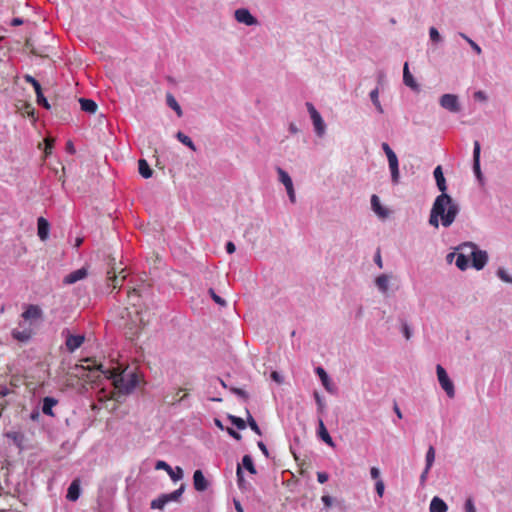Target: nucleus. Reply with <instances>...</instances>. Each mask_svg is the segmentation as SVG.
I'll list each match as a JSON object with an SVG mask.
<instances>
[{
    "mask_svg": "<svg viewBox=\"0 0 512 512\" xmlns=\"http://www.w3.org/2000/svg\"><path fill=\"white\" fill-rule=\"evenodd\" d=\"M480 143L478 141L474 142V148H473V171L475 173V176L479 181L482 180V172L480 169Z\"/></svg>",
    "mask_w": 512,
    "mask_h": 512,
    "instance_id": "9b49d317",
    "label": "nucleus"
},
{
    "mask_svg": "<svg viewBox=\"0 0 512 512\" xmlns=\"http://www.w3.org/2000/svg\"><path fill=\"white\" fill-rule=\"evenodd\" d=\"M321 500H322V502L324 503V505L326 507H330L332 505V503H333V499L329 495L322 496Z\"/></svg>",
    "mask_w": 512,
    "mask_h": 512,
    "instance_id": "e2e57ef3",
    "label": "nucleus"
},
{
    "mask_svg": "<svg viewBox=\"0 0 512 512\" xmlns=\"http://www.w3.org/2000/svg\"><path fill=\"white\" fill-rule=\"evenodd\" d=\"M234 18L238 23L247 26H256L259 21L254 17L247 8H239L234 11Z\"/></svg>",
    "mask_w": 512,
    "mask_h": 512,
    "instance_id": "0eeeda50",
    "label": "nucleus"
},
{
    "mask_svg": "<svg viewBox=\"0 0 512 512\" xmlns=\"http://www.w3.org/2000/svg\"><path fill=\"white\" fill-rule=\"evenodd\" d=\"M37 228H38V236L42 241H45L48 238L50 225L49 222L43 218L39 217L37 220Z\"/></svg>",
    "mask_w": 512,
    "mask_h": 512,
    "instance_id": "412c9836",
    "label": "nucleus"
},
{
    "mask_svg": "<svg viewBox=\"0 0 512 512\" xmlns=\"http://www.w3.org/2000/svg\"><path fill=\"white\" fill-rule=\"evenodd\" d=\"M375 490L379 497H382L385 490V485L382 479H378L375 483Z\"/></svg>",
    "mask_w": 512,
    "mask_h": 512,
    "instance_id": "de8ad7c7",
    "label": "nucleus"
},
{
    "mask_svg": "<svg viewBox=\"0 0 512 512\" xmlns=\"http://www.w3.org/2000/svg\"><path fill=\"white\" fill-rule=\"evenodd\" d=\"M402 332L404 337L409 340L412 336V330L406 322H402Z\"/></svg>",
    "mask_w": 512,
    "mask_h": 512,
    "instance_id": "3c124183",
    "label": "nucleus"
},
{
    "mask_svg": "<svg viewBox=\"0 0 512 512\" xmlns=\"http://www.w3.org/2000/svg\"><path fill=\"white\" fill-rule=\"evenodd\" d=\"M236 475H237L238 485L241 488V487H243V484H244V475H243L242 467L240 464H238V466H237Z\"/></svg>",
    "mask_w": 512,
    "mask_h": 512,
    "instance_id": "09e8293b",
    "label": "nucleus"
},
{
    "mask_svg": "<svg viewBox=\"0 0 512 512\" xmlns=\"http://www.w3.org/2000/svg\"><path fill=\"white\" fill-rule=\"evenodd\" d=\"M433 175H434V178L436 181L437 188L439 189L441 194H447L446 193V190H447L446 179L444 177L443 170L440 165L434 169Z\"/></svg>",
    "mask_w": 512,
    "mask_h": 512,
    "instance_id": "dca6fc26",
    "label": "nucleus"
},
{
    "mask_svg": "<svg viewBox=\"0 0 512 512\" xmlns=\"http://www.w3.org/2000/svg\"><path fill=\"white\" fill-rule=\"evenodd\" d=\"M468 44L471 46V48L478 54L480 55L482 53V49L481 47L476 43L474 42L472 39H468Z\"/></svg>",
    "mask_w": 512,
    "mask_h": 512,
    "instance_id": "13d9d810",
    "label": "nucleus"
},
{
    "mask_svg": "<svg viewBox=\"0 0 512 512\" xmlns=\"http://www.w3.org/2000/svg\"><path fill=\"white\" fill-rule=\"evenodd\" d=\"M79 103L81 106V110H83L84 112L94 114L97 111L98 106L96 102L91 99L80 98Z\"/></svg>",
    "mask_w": 512,
    "mask_h": 512,
    "instance_id": "bb28decb",
    "label": "nucleus"
},
{
    "mask_svg": "<svg viewBox=\"0 0 512 512\" xmlns=\"http://www.w3.org/2000/svg\"><path fill=\"white\" fill-rule=\"evenodd\" d=\"M329 475L326 472H318L317 473V480L319 483L323 484L328 481Z\"/></svg>",
    "mask_w": 512,
    "mask_h": 512,
    "instance_id": "bf43d9fd",
    "label": "nucleus"
},
{
    "mask_svg": "<svg viewBox=\"0 0 512 512\" xmlns=\"http://www.w3.org/2000/svg\"><path fill=\"white\" fill-rule=\"evenodd\" d=\"M193 485L196 491L203 492L207 490L209 482L201 470H196L193 474Z\"/></svg>",
    "mask_w": 512,
    "mask_h": 512,
    "instance_id": "ddd939ff",
    "label": "nucleus"
},
{
    "mask_svg": "<svg viewBox=\"0 0 512 512\" xmlns=\"http://www.w3.org/2000/svg\"><path fill=\"white\" fill-rule=\"evenodd\" d=\"M314 398L318 406V411L322 412L324 409V402L318 392H314Z\"/></svg>",
    "mask_w": 512,
    "mask_h": 512,
    "instance_id": "5fc2aeb1",
    "label": "nucleus"
},
{
    "mask_svg": "<svg viewBox=\"0 0 512 512\" xmlns=\"http://www.w3.org/2000/svg\"><path fill=\"white\" fill-rule=\"evenodd\" d=\"M176 138L185 146H187L189 149H191L192 151H196V146L195 144L193 143V141L191 140V138L189 136H187L186 134H184L183 132L181 131H178L177 134H176Z\"/></svg>",
    "mask_w": 512,
    "mask_h": 512,
    "instance_id": "473e14b6",
    "label": "nucleus"
},
{
    "mask_svg": "<svg viewBox=\"0 0 512 512\" xmlns=\"http://www.w3.org/2000/svg\"><path fill=\"white\" fill-rule=\"evenodd\" d=\"M435 461V449L433 446H429L425 456V467L431 469Z\"/></svg>",
    "mask_w": 512,
    "mask_h": 512,
    "instance_id": "e433bc0d",
    "label": "nucleus"
},
{
    "mask_svg": "<svg viewBox=\"0 0 512 512\" xmlns=\"http://www.w3.org/2000/svg\"><path fill=\"white\" fill-rule=\"evenodd\" d=\"M448 506L447 504L438 496H435L429 506L430 512H447Z\"/></svg>",
    "mask_w": 512,
    "mask_h": 512,
    "instance_id": "b1692460",
    "label": "nucleus"
},
{
    "mask_svg": "<svg viewBox=\"0 0 512 512\" xmlns=\"http://www.w3.org/2000/svg\"><path fill=\"white\" fill-rule=\"evenodd\" d=\"M370 475L372 479H375L376 481L380 479V470L377 467H372L370 469Z\"/></svg>",
    "mask_w": 512,
    "mask_h": 512,
    "instance_id": "680f3d73",
    "label": "nucleus"
},
{
    "mask_svg": "<svg viewBox=\"0 0 512 512\" xmlns=\"http://www.w3.org/2000/svg\"><path fill=\"white\" fill-rule=\"evenodd\" d=\"M315 371H316L317 375L319 376V378L322 382V385L324 386L326 391L329 393H332L334 391V387H333V384L331 383V380H330L328 374L324 370V368L319 366L316 368Z\"/></svg>",
    "mask_w": 512,
    "mask_h": 512,
    "instance_id": "5701e85b",
    "label": "nucleus"
},
{
    "mask_svg": "<svg viewBox=\"0 0 512 512\" xmlns=\"http://www.w3.org/2000/svg\"><path fill=\"white\" fill-rule=\"evenodd\" d=\"M497 276L506 283L512 284V276H510L504 268H499L497 270Z\"/></svg>",
    "mask_w": 512,
    "mask_h": 512,
    "instance_id": "37998d69",
    "label": "nucleus"
},
{
    "mask_svg": "<svg viewBox=\"0 0 512 512\" xmlns=\"http://www.w3.org/2000/svg\"><path fill=\"white\" fill-rule=\"evenodd\" d=\"M235 250H236V247H235L233 242L229 241V242L226 243V251H227V253L232 254V253L235 252Z\"/></svg>",
    "mask_w": 512,
    "mask_h": 512,
    "instance_id": "338daca9",
    "label": "nucleus"
},
{
    "mask_svg": "<svg viewBox=\"0 0 512 512\" xmlns=\"http://www.w3.org/2000/svg\"><path fill=\"white\" fill-rule=\"evenodd\" d=\"M307 110L310 114L315 133L317 136L322 137L325 134L326 131V124L320 115V113L316 110L314 105L310 102L306 103Z\"/></svg>",
    "mask_w": 512,
    "mask_h": 512,
    "instance_id": "39448f33",
    "label": "nucleus"
},
{
    "mask_svg": "<svg viewBox=\"0 0 512 512\" xmlns=\"http://www.w3.org/2000/svg\"><path fill=\"white\" fill-rule=\"evenodd\" d=\"M155 469L165 470L174 482L183 478V470L180 467L173 469L168 463L162 460L156 462Z\"/></svg>",
    "mask_w": 512,
    "mask_h": 512,
    "instance_id": "6e6552de",
    "label": "nucleus"
},
{
    "mask_svg": "<svg viewBox=\"0 0 512 512\" xmlns=\"http://www.w3.org/2000/svg\"><path fill=\"white\" fill-rule=\"evenodd\" d=\"M12 337L22 343H25L30 340L32 337V329L31 328H24L23 330L20 329H13L12 330Z\"/></svg>",
    "mask_w": 512,
    "mask_h": 512,
    "instance_id": "4be33fe9",
    "label": "nucleus"
},
{
    "mask_svg": "<svg viewBox=\"0 0 512 512\" xmlns=\"http://www.w3.org/2000/svg\"><path fill=\"white\" fill-rule=\"evenodd\" d=\"M455 265L461 271H465L469 267L468 255H466L465 253H458L455 260Z\"/></svg>",
    "mask_w": 512,
    "mask_h": 512,
    "instance_id": "c756f323",
    "label": "nucleus"
},
{
    "mask_svg": "<svg viewBox=\"0 0 512 512\" xmlns=\"http://www.w3.org/2000/svg\"><path fill=\"white\" fill-rule=\"evenodd\" d=\"M389 169L391 172V180L393 184H398L400 179L398 158L395 153H388L387 155Z\"/></svg>",
    "mask_w": 512,
    "mask_h": 512,
    "instance_id": "1a4fd4ad",
    "label": "nucleus"
},
{
    "mask_svg": "<svg viewBox=\"0 0 512 512\" xmlns=\"http://www.w3.org/2000/svg\"><path fill=\"white\" fill-rule=\"evenodd\" d=\"M231 392L243 398L245 401L248 399V394L246 391L240 388L232 387L230 388Z\"/></svg>",
    "mask_w": 512,
    "mask_h": 512,
    "instance_id": "603ef678",
    "label": "nucleus"
},
{
    "mask_svg": "<svg viewBox=\"0 0 512 512\" xmlns=\"http://www.w3.org/2000/svg\"><path fill=\"white\" fill-rule=\"evenodd\" d=\"M43 316V312L41 308L37 305H28L26 310L22 313V317L25 320H37L41 319Z\"/></svg>",
    "mask_w": 512,
    "mask_h": 512,
    "instance_id": "2eb2a0df",
    "label": "nucleus"
},
{
    "mask_svg": "<svg viewBox=\"0 0 512 512\" xmlns=\"http://www.w3.org/2000/svg\"><path fill=\"white\" fill-rule=\"evenodd\" d=\"M429 471H430V469L425 467L423 472L421 473V475H420V485L421 486L425 485L427 478H428Z\"/></svg>",
    "mask_w": 512,
    "mask_h": 512,
    "instance_id": "4d7b16f0",
    "label": "nucleus"
},
{
    "mask_svg": "<svg viewBox=\"0 0 512 512\" xmlns=\"http://www.w3.org/2000/svg\"><path fill=\"white\" fill-rule=\"evenodd\" d=\"M36 101H37V104L44 107L45 109L49 110L51 108L49 102L47 101V99L44 97L43 93H42V90L36 92Z\"/></svg>",
    "mask_w": 512,
    "mask_h": 512,
    "instance_id": "a19ab883",
    "label": "nucleus"
},
{
    "mask_svg": "<svg viewBox=\"0 0 512 512\" xmlns=\"http://www.w3.org/2000/svg\"><path fill=\"white\" fill-rule=\"evenodd\" d=\"M58 403L55 398L45 397L43 399L42 412L48 416H54L52 408Z\"/></svg>",
    "mask_w": 512,
    "mask_h": 512,
    "instance_id": "cd10ccee",
    "label": "nucleus"
},
{
    "mask_svg": "<svg viewBox=\"0 0 512 512\" xmlns=\"http://www.w3.org/2000/svg\"><path fill=\"white\" fill-rule=\"evenodd\" d=\"M243 467L251 474H256V468L253 463V459L250 455H244L242 458Z\"/></svg>",
    "mask_w": 512,
    "mask_h": 512,
    "instance_id": "c9c22d12",
    "label": "nucleus"
},
{
    "mask_svg": "<svg viewBox=\"0 0 512 512\" xmlns=\"http://www.w3.org/2000/svg\"><path fill=\"white\" fill-rule=\"evenodd\" d=\"M285 189H286V192H287V195L289 197L290 202L294 204L296 202V195H295L294 186L292 185V186L287 187Z\"/></svg>",
    "mask_w": 512,
    "mask_h": 512,
    "instance_id": "864d4df0",
    "label": "nucleus"
},
{
    "mask_svg": "<svg viewBox=\"0 0 512 512\" xmlns=\"http://www.w3.org/2000/svg\"><path fill=\"white\" fill-rule=\"evenodd\" d=\"M429 36L433 42H440L442 40L441 35L435 27L429 29Z\"/></svg>",
    "mask_w": 512,
    "mask_h": 512,
    "instance_id": "49530a36",
    "label": "nucleus"
},
{
    "mask_svg": "<svg viewBox=\"0 0 512 512\" xmlns=\"http://www.w3.org/2000/svg\"><path fill=\"white\" fill-rule=\"evenodd\" d=\"M369 97L373 103V105L375 106L376 110L379 112V113H383L384 110H383V107L379 101V89L376 87L375 89H373L370 94H369Z\"/></svg>",
    "mask_w": 512,
    "mask_h": 512,
    "instance_id": "72a5a7b5",
    "label": "nucleus"
},
{
    "mask_svg": "<svg viewBox=\"0 0 512 512\" xmlns=\"http://www.w3.org/2000/svg\"><path fill=\"white\" fill-rule=\"evenodd\" d=\"M5 436L10 439L13 444L20 450L25 449L26 437L21 431H9L5 433Z\"/></svg>",
    "mask_w": 512,
    "mask_h": 512,
    "instance_id": "f8f14e48",
    "label": "nucleus"
},
{
    "mask_svg": "<svg viewBox=\"0 0 512 512\" xmlns=\"http://www.w3.org/2000/svg\"><path fill=\"white\" fill-rule=\"evenodd\" d=\"M464 512H477L472 498H467L464 504Z\"/></svg>",
    "mask_w": 512,
    "mask_h": 512,
    "instance_id": "a18cd8bd",
    "label": "nucleus"
},
{
    "mask_svg": "<svg viewBox=\"0 0 512 512\" xmlns=\"http://www.w3.org/2000/svg\"><path fill=\"white\" fill-rule=\"evenodd\" d=\"M457 253L456 252H450L446 255V261L447 263L451 264L454 259H456Z\"/></svg>",
    "mask_w": 512,
    "mask_h": 512,
    "instance_id": "774afa93",
    "label": "nucleus"
},
{
    "mask_svg": "<svg viewBox=\"0 0 512 512\" xmlns=\"http://www.w3.org/2000/svg\"><path fill=\"white\" fill-rule=\"evenodd\" d=\"M247 413V423L249 427L258 435H261V429L259 428L257 422L254 420V418L251 416L249 410H246Z\"/></svg>",
    "mask_w": 512,
    "mask_h": 512,
    "instance_id": "ea45409f",
    "label": "nucleus"
},
{
    "mask_svg": "<svg viewBox=\"0 0 512 512\" xmlns=\"http://www.w3.org/2000/svg\"><path fill=\"white\" fill-rule=\"evenodd\" d=\"M436 374L438 378V382L441 388L446 392L449 398H454L455 396V387L452 380L449 378L446 370L438 364L436 366Z\"/></svg>",
    "mask_w": 512,
    "mask_h": 512,
    "instance_id": "20e7f679",
    "label": "nucleus"
},
{
    "mask_svg": "<svg viewBox=\"0 0 512 512\" xmlns=\"http://www.w3.org/2000/svg\"><path fill=\"white\" fill-rule=\"evenodd\" d=\"M474 98H475L476 100L481 101V102H486V101H487V99H488V98H487L486 93H485V92H483V91H481V90L476 91V92L474 93Z\"/></svg>",
    "mask_w": 512,
    "mask_h": 512,
    "instance_id": "6e6d98bb",
    "label": "nucleus"
},
{
    "mask_svg": "<svg viewBox=\"0 0 512 512\" xmlns=\"http://www.w3.org/2000/svg\"><path fill=\"white\" fill-rule=\"evenodd\" d=\"M227 432L234 439H236V440L241 439V435L238 432H236L235 430H233L232 428H227Z\"/></svg>",
    "mask_w": 512,
    "mask_h": 512,
    "instance_id": "69168bd1",
    "label": "nucleus"
},
{
    "mask_svg": "<svg viewBox=\"0 0 512 512\" xmlns=\"http://www.w3.org/2000/svg\"><path fill=\"white\" fill-rule=\"evenodd\" d=\"M390 277L387 274H381L375 279V285L379 291L386 294L389 289Z\"/></svg>",
    "mask_w": 512,
    "mask_h": 512,
    "instance_id": "a878e982",
    "label": "nucleus"
},
{
    "mask_svg": "<svg viewBox=\"0 0 512 512\" xmlns=\"http://www.w3.org/2000/svg\"><path fill=\"white\" fill-rule=\"evenodd\" d=\"M115 387L122 394H130L138 384V376L133 371H123L118 375H112Z\"/></svg>",
    "mask_w": 512,
    "mask_h": 512,
    "instance_id": "f03ea898",
    "label": "nucleus"
},
{
    "mask_svg": "<svg viewBox=\"0 0 512 512\" xmlns=\"http://www.w3.org/2000/svg\"><path fill=\"white\" fill-rule=\"evenodd\" d=\"M403 82L406 86L410 87L412 90L418 91L419 85L415 81L414 77L409 71L408 63L406 62L403 67Z\"/></svg>",
    "mask_w": 512,
    "mask_h": 512,
    "instance_id": "6ab92c4d",
    "label": "nucleus"
},
{
    "mask_svg": "<svg viewBox=\"0 0 512 512\" xmlns=\"http://www.w3.org/2000/svg\"><path fill=\"white\" fill-rule=\"evenodd\" d=\"M184 490H185V485L181 484V486L177 490L173 491L172 493L164 494V496L167 499V503L172 502V501H175V502L178 501L180 499V497L182 496Z\"/></svg>",
    "mask_w": 512,
    "mask_h": 512,
    "instance_id": "f704fd0d",
    "label": "nucleus"
},
{
    "mask_svg": "<svg viewBox=\"0 0 512 512\" xmlns=\"http://www.w3.org/2000/svg\"><path fill=\"white\" fill-rule=\"evenodd\" d=\"M276 171L279 176V181L285 186V188L293 185L291 177L284 169H282L281 167H277Z\"/></svg>",
    "mask_w": 512,
    "mask_h": 512,
    "instance_id": "7c9ffc66",
    "label": "nucleus"
},
{
    "mask_svg": "<svg viewBox=\"0 0 512 512\" xmlns=\"http://www.w3.org/2000/svg\"><path fill=\"white\" fill-rule=\"evenodd\" d=\"M166 103L179 117L182 116V109L172 94L166 95Z\"/></svg>",
    "mask_w": 512,
    "mask_h": 512,
    "instance_id": "2f4dec72",
    "label": "nucleus"
},
{
    "mask_svg": "<svg viewBox=\"0 0 512 512\" xmlns=\"http://www.w3.org/2000/svg\"><path fill=\"white\" fill-rule=\"evenodd\" d=\"M138 170L140 175L145 179L150 178L153 174V170L150 168L149 164L145 159H140L138 161Z\"/></svg>",
    "mask_w": 512,
    "mask_h": 512,
    "instance_id": "c85d7f7f",
    "label": "nucleus"
},
{
    "mask_svg": "<svg viewBox=\"0 0 512 512\" xmlns=\"http://www.w3.org/2000/svg\"><path fill=\"white\" fill-rule=\"evenodd\" d=\"M371 207L373 211L381 218H385L388 215L386 209H384L380 203L379 197L377 195H372L371 197Z\"/></svg>",
    "mask_w": 512,
    "mask_h": 512,
    "instance_id": "393cba45",
    "label": "nucleus"
},
{
    "mask_svg": "<svg viewBox=\"0 0 512 512\" xmlns=\"http://www.w3.org/2000/svg\"><path fill=\"white\" fill-rule=\"evenodd\" d=\"M108 286H112L114 289L118 287L120 281H124L126 278L125 269H121L117 275L115 270L107 272Z\"/></svg>",
    "mask_w": 512,
    "mask_h": 512,
    "instance_id": "a211bd4d",
    "label": "nucleus"
},
{
    "mask_svg": "<svg viewBox=\"0 0 512 512\" xmlns=\"http://www.w3.org/2000/svg\"><path fill=\"white\" fill-rule=\"evenodd\" d=\"M460 212V205L449 194L438 195L431 207L428 223L434 228L450 227Z\"/></svg>",
    "mask_w": 512,
    "mask_h": 512,
    "instance_id": "f257e3e1",
    "label": "nucleus"
},
{
    "mask_svg": "<svg viewBox=\"0 0 512 512\" xmlns=\"http://www.w3.org/2000/svg\"><path fill=\"white\" fill-rule=\"evenodd\" d=\"M439 104L442 108L452 113H458L461 110L459 98L455 94H443L439 99Z\"/></svg>",
    "mask_w": 512,
    "mask_h": 512,
    "instance_id": "423d86ee",
    "label": "nucleus"
},
{
    "mask_svg": "<svg viewBox=\"0 0 512 512\" xmlns=\"http://www.w3.org/2000/svg\"><path fill=\"white\" fill-rule=\"evenodd\" d=\"M24 80L33 86L35 93L42 90L40 83L33 76L25 75Z\"/></svg>",
    "mask_w": 512,
    "mask_h": 512,
    "instance_id": "c03bdc74",
    "label": "nucleus"
},
{
    "mask_svg": "<svg viewBox=\"0 0 512 512\" xmlns=\"http://www.w3.org/2000/svg\"><path fill=\"white\" fill-rule=\"evenodd\" d=\"M318 436L321 438L322 441H324L330 447L335 446L334 441H333L332 437L330 436V434L328 433L322 419L318 420Z\"/></svg>",
    "mask_w": 512,
    "mask_h": 512,
    "instance_id": "aec40b11",
    "label": "nucleus"
},
{
    "mask_svg": "<svg viewBox=\"0 0 512 512\" xmlns=\"http://www.w3.org/2000/svg\"><path fill=\"white\" fill-rule=\"evenodd\" d=\"M259 449L262 451V453L266 456V457H269V452H268V449L266 447V445L262 442V441H259L257 443Z\"/></svg>",
    "mask_w": 512,
    "mask_h": 512,
    "instance_id": "0e129e2a",
    "label": "nucleus"
},
{
    "mask_svg": "<svg viewBox=\"0 0 512 512\" xmlns=\"http://www.w3.org/2000/svg\"><path fill=\"white\" fill-rule=\"evenodd\" d=\"M228 419L239 430H243L246 428V422L242 418L234 416V415H228Z\"/></svg>",
    "mask_w": 512,
    "mask_h": 512,
    "instance_id": "58836bf2",
    "label": "nucleus"
},
{
    "mask_svg": "<svg viewBox=\"0 0 512 512\" xmlns=\"http://www.w3.org/2000/svg\"><path fill=\"white\" fill-rule=\"evenodd\" d=\"M54 146V139L53 138H46L45 139V154L49 155L52 152V148Z\"/></svg>",
    "mask_w": 512,
    "mask_h": 512,
    "instance_id": "8fccbe9b",
    "label": "nucleus"
},
{
    "mask_svg": "<svg viewBox=\"0 0 512 512\" xmlns=\"http://www.w3.org/2000/svg\"><path fill=\"white\" fill-rule=\"evenodd\" d=\"M456 250H461L464 252H468L469 256L472 258V266L476 270H482L488 262V254L484 250H479L476 244L472 242H465L459 245Z\"/></svg>",
    "mask_w": 512,
    "mask_h": 512,
    "instance_id": "7ed1b4c3",
    "label": "nucleus"
},
{
    "mask_svg": "<svg viewBox=\"0 0 512 512\" xmlns=\"http://www.w3.org/2000/svg\"><path fill=\"white\" fill-rule=\"evenodd\" d=\"M208 293L210 294V296L214 300V302L217 303L218 305H220L221 307H225L227 305L226 301L222 297L217 295L216 292L214 291V289L210 288Z\"/></svg>",
    "mask_w": 512,
    "mask_h": 512,
    "instance_id": "79ce46f5",
    "label": "nucleus"
},
{
    "mask_svg": "<svg viewBox=\"0 0 512 512\" xmlns=\"http://www.w3.org/2000/svg\"><path fill=\"white\" fill-rule=\"evenodd\" d=\"M271 379L275 382H277L278 384H281L283 383V377L281 376L280 373H278L277 371H273L271 373Z\"/></svg>",
    "mask_w": 512,
    "mask_h": 512,
    "instance_id": "052dcab7",
    "label": "nucleus"
},
{
    "mask_svg": "<svg viewBox=\"0 0 512 512\" xmlns=\"http://www.w3.org/2000/svg\"><path fill=\"white\" fill-rule=\"evenodd\" d=\"M87 275H88L87 269L85 267H82L78 270H75V271L69 273L67 276H65L63 282L68 285L74 284L77 281H80V280L86 278Z\"/></svg>",
    "mask_w": 512,
    "mask_h": 512,
    "instance_id": "4468645a",
    "label": "nucleus"
},
{
    "mask_svg": "<svg viewBox=\"0 0 512 512\" xmlns=\"http://www.w3.org/2000/svg\"><path fill=\"white\" fill-rule=\"evenodd\" d=\"M85 337L83 335H72L67 331L65 345L69 352H74L84 342Z\"/></svg>",
    "mask_w": 512,
    "mask_h": 512,
    "instance_id": "9d476101",
    "label": "nucleus"
},
{
    "mask_svg": "<svg viewBox=\"0 0 512 512\" xmlns=\"http://www.w3.org/2000/svg\"><path fill=\"white\" fill-rule=\"evenodd\" d=\"M167 504V499L164 494H162L151 502V508L162 510Z\"/></svg>",
    "mask_w": 512,
    "mask_h": 512,
    "instance_id": "4c0bfd02",
    "label": "nucleus"
},
{
    "mask_svg": "<svg viewBox=\"0 0 512 512\" xmlns=\"http://www.w3.org/2000/svg\"><path fill=\"white\" fill-rule=\"evenodd\" d=\"M80 493V481L79 479H75L71 482L70 486L68 487L66 498L69 501L75 502L79 499Z\"/></svg>",
    "mask_w": 512,
    "mask_h": 512,
    "instance_id": "f3484780",
    "label": "nucleus"
}]
</instances>
